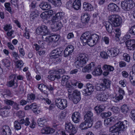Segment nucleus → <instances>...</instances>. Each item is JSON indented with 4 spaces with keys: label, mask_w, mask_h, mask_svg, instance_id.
Here are the masks:
<instances>
[{
    "label": "nucleus",
    "mask_w": 135,
    "mask_h": 135,
    "mask_svg": "<svg viewBox=\"0 0 135 135\" xmlns=\"http://www.w3.org/2000/svg\"><path fill=\"white\" fill-rule=\"evenodd\" d=\"M80 39L84 45L87 44L89 46H92L98 42L99 37L96 34L92 35L90 32L87 31L82 35Z\"/></svg>",
    "instance_id": "nucleus-1"
},
{
    "label": "nucleus",
    "mask_w": 135,
    "mask_h": 135,
    "mask_svg": "<svg viewBox=\"0 0 135 135\" xmlns=\"http://www.w3.org/2000/svg\"><path fill=\"white\" fill-rule=\"evenodd\" d=\"M109 19L112 24L108 22H107L106 23L105 26L106 30L108 32L111 33L113 29V26L118 27L120 26L122 23V19L119 16L113 15L109 16Z\"/></svg>",
    "instance_id": "nucleus-2"
},
{
    "label": "nucleus",
    "mask_w": 135,
    "mask_h": 135,
    "mask_svg": "<svg viewBox=\"0 0 135 135\" xmlns=\"http://www.w3.org/2000/svg\"><path fill=\"white\" fill-rule=\"evenodd\" d=\"M75 65L76 68L82 67L86 64L88 61V56L85 54H80L77 55Z\"/></svg>",
    "instance_id": "nucleus-3"
},
{
    "label": "nucleus",
    "mask_w": 135,
    "mask_h": 135,
    "mask_svg": "<svg viewBox=\"0 0 135 135\" xmlns=\"http://www.w3.org/2000/svg\"><path fill=\"white\" fill-rule=\"evenodd\" d=\"M121 5L122 8L125 10H129L135 6V3L132 0L124 1L121 2Z\"/></svg>",
    "instance_id": "nucleus-4"
},
{
    "label": "nucleus",
    "mask_w": 135,
    "mask_h": 135,
    "mask_svg": "<svg viewBox=\"0 0 135 135\" xmlns=\"http://www.w3.org/2000/svg\"><path fill=\"white\" fill-rule=\"evenodd\" d=\"M55 102L57 107L61 109H63L67 107V102L66 99L57 98Z\"/></svg>",
    "instance_id": "nucleus-5"
},
{
    "label": "nucleus",
    "mask_w": 135,
    "mask_h": 135,
    "mask_svg": "<svg viewBox=\"0 0 135 135\" xmlns=\"http://www.w3.org/2000/svg\"><path fill=\"white\" fill-rule=\"evenodd\" d=\"M94 87L92 84L88 83L86 85V88L83 90V93L85 96L90 95L94 90Z\"/></svg>",
    "instance_id": "nucleus-6"
},
{
    "label": "nucleus",
    "mask_w": 135,
    "mask_h": 135,
    "mask_svg": "<svg viewBox=\"0 0 135 135\" xmlns=\"http://www.w3.org/2000/svg\"><path fill=\"white\" fill-rule=\"evenodd\" d=\"M127 122V121L125 120L124 122L119 121L115 125L118 130L119 133H120L125 131L127 128V126L124 124V123Z\"/></svg>",
    "instance_id": "nucleus-7"
},
{
    "label": "nucleus",
    "mask_w": 135,
    "mask_h": 135,
    "mask_svg": "<svg viewBox=\"0 0 135 135\" xmlns=\"http://www.w3.org/2000/svg\"><path fill=\"white\" fill-rule=\"evenodd\" d=\"M93 114L90 111H88L85 114L84 119L86 122L89 123L88 125L89 126H92V121L93 119Z\"/></svg>",
    "instance_id": "nucleus-8"
},
{
    "label": "nucleus",
    "mask_w": 135,
    "mask_h": 135,
    "mask_svg": "<svg viewBox=\"0 0 135 135\" xmlns=\"http://www.w3.org/2000/svg\"><path fill=\"white\" fill-rule=\"evenodd\" d=\"M65 128L66 131L69 133H75L77 132L74 125L70 122L66 124Z\"/></svg>",
    "instance_id": "nucleus-9"
},
{
    "label": "nucleus",
    "mask_w": 135,
    "mask_h": 135,
    "mask_svg": "<svg viewBox=\"0 0 135 135\" xmlns=\"http://www.w3.org/2000/svg\"><path fill=\"white\" fill-rule=\"evenodd\" d=\"M74 48L72 45H68L64 51V56L65 57L69 56L73 52Z\"/></svg>",
    "instance_id": "nucleus-10"
},
{
    "label": "nucleus",
    "mask_w": 135,
    "mask_h": 135,
    "mask_svg": "<svg viewBox=\"0 0 135 135\" xmlns=\"http://www.w3.org/2000/svg\"><path fill=\"white\" fill-rule=\"evenodd\" d=\"M126 45L130 50H135V40H129L126 42Z\"/></svg>",
    "instance_id": "nucleus-11"
},
{
    "label": "nucleus",
    "mask_w": 135,
    "mask_h": 135,
    "mask_svg": "<svg viewBox=\"0 0 135 135\" xmlns=\"http://www.w3.org/2000/svg\"><path fill=\"white\" fill-rule=\"evenodd\" d=\"M71 118L73 121L75 123H78L81 118V115L78 112H76L73 113Z\"/></svg>",
    "instance_id": "nucleus-12"
},
{
    "label": "nucleus",
    "mask_w": 135,
    "mask_h": 135,
    "mask_svg": "<svg viewBox=\"0 0 135 135\" xmlns=\"http://www.w3.org/2000/svg\"><path fill=\"white\" fill-rule=\"evenodd\" d=\"M2 135H11V131L8 126H4L1 129Z\"/></svg>",
    "instance_id": "nucleus-13"
},
{
    "label": "nucleus",
    "mask_w": 135,
    "mask_h": 135,
    "mask_svg": "<svg viewBox=\"0 0 135 135\" xmlns=\"http://www.w3.org/2000/svg\"><path fill=\"white\" fill-rule=\"evenodd\" d=\"M107 53L109 54V56L115 57L119 53V49L117 48H112L107 51Z\"/></svg>",
    "instance_id": "nucleus-14"
},
{
    "label": "nucleus",
    "mask_w": 135,
    "mask_h": 135,
    "mask_svg": "<svg viewBox=\"0 0 135 135\" xmlns=\"http://www.w3.org/2000/svg\"><path fill=\"white\" fill-rule=\"evenodd\" d=\"M96 98L99 101L104 102L107 100L108 96L107 94L104 93H99L97 94Z\"/></svg>",
    "instance_id": "nucleus-15"
},
{
    "label": "nucleus",
    "mask_w": 135,
    "mask_h": 135,
    "mask_svg": "<svg viewBox=\"0 0 135 135\" xmlns=\"http://www.w3.org/2000/svg\"><path fill=\"white\" fill-rule=\"evenodd\" d=\"M95 64L94 62H92L90 64L87 65L86 66L82 69L83 72L86 73L91 71L95 68Z\"/></svg>",
    "instance_id": "nucleus-16"
},
{
    "label": "nucleus",
    "mask_w": 135,
    "mask_h": 135,
    "mask_svg": "<svg viewBox=\"0 0 135 135\" xmlns=\"http://www.w3.org/2000/svg\"><path fill=\"white\" fill-rule=\"evenodd\" d=\"M55 132V130L49 127L43 128L41 129V132L44 134H49Z\"/></svg>",
    "instance_id": "nucleus-17"
},
{
    "label": "nucleus",
    "mask_w": 135,
    "mask_h": 135,
    "mask_svg": "<svg viewBox=\"0 0 135 135\" xmlns=\"http://www.w3.org/2000/svg\"><path fill=\"white\" fill-rule=\"evenodd\" d=\"M39 14V13L37 10H35L32 11L30 14V20L31 21H33L36 20Z\"/></svg>",
    "instance_id": "nucleus-18"
},
{
    "label": "nucleus",
    "mask_w": 135,
    "mask_h": 135,
    "mask_svg": "<svg viewBox=\"0 0 135 135\" xmlns=\"http://www.w3.org/2000/svg\"><path fill=\"white\" fill-rule=\"evenodd\" d=\"M103 83L101 84L104 90L109 88L110 87L111 81L108 79H104L103 80Z\"/></svg>",
    "instance_id": "nucleus-19"
},
{
    "label": "nucleus",
    "mask_w": 135,
    "mask_h": 135,
    "mask_svg": "<svg viewBox=\"0 0 135 135\" xmlns=\"http://www.w3.org/2000/svg\"><path fill=\"white\" fill-rule=\"evenodd\" d=\"M108 9L112 12L116 11H118L119 10V8L115 4L112 3L108 5Z\"/></svg>",
    "instance_id": "nucleus-20"
},
{
    "label": "nucleus",
    "mask_w": 135,
    "mask_h": 135,
    "mask_svg": "<svg viewBox=\"0 0 135 135\" xmlns=\"http://www.w3.org/2000/svg\"><path fill=\"white\" fill-rule=\"evenodd\" d=\"M16 78V76L15 75H12L9 76V79L11 80L7 84V85L8 86H12L14 84L15 81H17Z\"/></svg>",
    "instance_id": "nucleus-21"
},
{
    "label": "nucleus",
    "mask_w": 135,
    "mask_h": 135,
    "mask_svg": "<svg viewBox=\"0 0 135 135\" xmlns=\"http://www.w3.org/2000/svg\"><path fill=\"white\" fill-rule=\"evenodd\" d=\"M59 37L56 35H54L51 36H46L45 39L46 41H49V42L52 41L56 42L59 39Z\"/></svg>",
    "instance_id": "nucleus-22"
},
{
    "label": "nucleus",
    "mask_w": 135,
    "mask_h": 135,
    "mask_svg": "<svg viewBox=\"0 0 135 135\" xmlns=\"http://www.w3.org/2000/svg\"><path fill=\"white\" fill-rule=\"evenodd\" d=\"M40 8L42 10H45L50 9L51 8V6L46 2H43L39 5Z\"/></svg>",
    "instance_id": "nucleus-23"
},
{
    "label": "nucleus",
    "mask_w": 135,
    "mask_h": 135,
    "mask_svg": "<svg viewBox=\"0 0 135 135\" xmlns=\"http://www.w3.org/2000/svg\"><path fill=\"white\" fill-rule=\"evenodd\" d=\"M90 18L89 15L88 13H83L81 16V20L82 22L86 24L89 21Z\"/></svg>",
    "instance_id": "nucleus-24"
},
{
    "label": "nucleus",
    "mask_w": 135,
    "mask_h": 135,
    "mask_svg": "<svg viewBox=\"0 0 135 135\" xmlns=\"http://www.w3.org/2000/svg\"><path fill=\"white\" fill-rule=\"evenodd\" d=\"M83 8L85 11H91L93 10V6L90 3L86 2L84 3Z\"/></svg>",
    "instance_id": "nucleus-25"
},
{
    "label": "nucleus",
    "mask_w": 135,
    "mask_h": 135,
    "mask_svg": "<svg viewBox=\"0 0 135 135\" xmlns=\"http://www.w3.org/2000/svg\"><path fill=\"white\" fill-rule=\"evenodd\" d=\"M102 71L101 69L100 66L98 65L95 68L92 72V74L94 75H100L102 73Z\"/></svg>",
    "instance_id": "nucleus-26"
},
{
    "label": "nucleus",
    "mask_w": 135,
    "mask_h": 135,
    "mask_svg": "<svg viewBox=\"0 0 135 135\" xmlns=\"http://www.w3.org/2000/svg\"><path fill=\"white\" fill-rule=\"evenodd\" d=\"M69 78L70 77L68 75L62 76L61 80V85L63 86L66 85Z\"/></svg>",
    "instance_id": "nucleus-27"
},
{
    "label": "nucleus",
    "mask_w": 135,
    "mask_h": 135,
    "mask_svg": "<svg viewBox=\"0 0 135 135\" xmlns=\"http://www.w3.org/2000/svg\"><path fill=\"white\" fill-rule=\"evenodd\" d=\"M81 6L80 0H75L74 1L73 5V8L75 10H78L80 9Z\"/></svg>",
    "instance_id": "nucleus-28"
},
{
    "label": "nucleus",
    "mask_w": 135,
    "mask_h": 135,
    "mask_svg": "<svg viewBox=\"0 0 135 135\" xmlns=\"http://www.w3.org/2000/svg\"><path fill=\"white\" fill-rule=\"evenodd\" d=\"M41 26V28L44 34V35L42 36V38H45L46 37H45L46 35L49 34L50 33V32L46 26L44 25H42Z\"/></svg>",
    "instance_id": "nucleus-29"
},
{
    "label": "nucleus",
    "mask_w": 135,
    "mask_h": 135,
    "mask_svg": "<svg viewBox=\"0 0 135 135\" xmlns=\"http://www.w3.org/2000/svg\"><path fill=\"white\" fill-rule=\"evenodd\" d=\"M88 124L89 123L86 122L85 120L84 122L80 124V127L82 129H85L89 128L91 127L92 126H89L88 125Z\"/></svg>",
    "instance_id": "nucleus-30"
},
{
    "label": "nucleus",
    "mask_w": 135,
    "mask_h": 135,
    "mask_svg": "<svg viewBox=\"0 0 135 135\" xmlns=\"http://www.w3.org/2000/svg\"><path fill=\"white\" fill-rule=\"evenodd\" d=\"M103 70L109 71H113L114 70V68L113 66L107 65H105L103 66Z\"/></svg>",
    "instance_id": "nucleus-31"
},
{
    "label": "nucleus",
    "mask_w": 135,
    "mask_h": 135,
    "mask_svg": "<svg viewBox=\"0 0 135 135\" xmlns=\"http://www.w3.org/2000/svg\"><path fill=\"white\" fill-rule=\"evenodd\" d=\"M103 107V106L102 105H98L94 108V109L97 113H100L104 110Z\"/></svg>",
    "instance_id": "nucleus-32"
},
{
    "label": "nucleus",
    "mask_w": 135,
    "mask_h": 135,
    "mask_svg": "<svg viewBox=\"0 0 135 135\" xmlns=\"http://www.w3.org/2000/svg\"><path fill=\"white\" fill-rule=\"evenodd\" d=\"M46 122V120L43 118L38 119L37 120L38 125L41 127H42L44 126Z\"/></svg>",
    "instance_id": "nucleus-33"
},
{
    "label": "nucleus",
    "mask_w": 135,
    "mask_h": 135,
    "mask_svg": "<svg viewBox=\"0 0 135 135\" xmlns=\"http://www.w3.org/2000/svg\"><path fill=\"white\" fill-rule=\"evenodd\" d=\"M120 109L122 112L126 114L129 110V108L127 105L124 104L121 107Z\"/></svg>",
    "instance_id": "nucleus-34"
},
{
    "label": "nucleus",
    "mask_w": 135,
    "mask_h": 135,
    "mask_svg": "<svg viewBox=\"0 0 135 135\" xmlns=\"http://www.w3.org/2000/svg\"><path fill=\"white\" fill-rule=\"evenodd\" d=\"M81 99L80 94L77 96L72 97V100L74 103H77Z\"/></svg>",
    "instance_id": "nucleus-35"
},
{
    "label": "nucleus",
    "mask_w": 135,
    "mask_h": 135,
    "mask_svg": "<svg viewBox=\"0 0 135 135\" xmlns=\"http://www.w3.org/2000/svg\"><path fill=\"white\" fill-rule=\"evenodd\" d=\"M55 6H59L61 4V0H52V1H49Z\"/></svg>",
    "instance_id": "nucleus-36"
},
{
    "label": "nucleus",
    "mask_w": 135,
    "mask_h": 135,
    "mask_svg": "<svg viewBox=\"0 0 135 135\" xmlns=\"http://www.w3.org/2000/svg\"><path fill=\"white\" fill-rule=\"evenodd\" d=\"M10 3L9 2H6L5 3L4 6L5 8V9L10 13H12L11 8L10 7Z\"/></svg>",
    "instance_id": "nucleus-37"
},
{
    "label": "nucleus",
    "mask_w": 135,
    "mask_h": 135,
    "mask_svg": "<svg viewBox=\"0 0 135 135\" xmlns=\"http://www.w3.org/2000/svg\"><path fill=\"white\" fill-rule=\"evenodd\" d=\"M95 89L97 91L104 90V88L103 87L101 83L100 84H97L95 86Z\"/></svg>",
    "instance_id": "nucleus-38"
},
{
    "label": "nucleus",
    "mask_w": 135,
    "mask_h": 135,
    "mask_svg": "<svg viewBox=\"0 0 135 135\" xmlns=\"http://www.w3.org/2000/svg\"><path fill=\"white\" fill-rule=\"evenodd\" d=\"M47 87L43 84H40L38 85V88L42 92L45 91L46 89H47Z\"/></svg>",
    "instance_id": "nucleus-39"
},
{
    "label": "nucleus",
    "mask_w": 135,
    "mask_h": 135,
    "mask_svg": "<svg viewBox=\"0 0 135 135\" xmlns=\"http://www.w3.org/2000/svg\"><path fill=\"white\" fill-rule=\"evenodd\" d=\"M123 59L127 62H129L130 60V57L129 55L127 54H124L123 55Z\"/></svg>",
    "instance_id": "nucleus-40"
},
{
    "label": "nucleus",
    "mask_w": 135,
    "mask_h": 135,
    "mask_svg": "<svg viewBox=\"0 0 135 135\" xmlns=\"http://www.w3.org/2000/svg\"><path fill=\"white\" fill-rule=\"evenodd\" d=\"M129 79L132 84L135 86V73L132 76H130Z\"/></svg>",
    "instance_id": "nucleus-41"
},
{
    "label": "nucleus",
    "mask_w": 135,
    "mask_h": 135,
    "mask_svg": "<svg viewBox=\"0 0 135 135\" xmlns=\"http://www.w3.org/2000/svg\"><path fill=\"white\" fill-rule=\"evenodd\" d=\"M109 131L112 133H119V132L118 130L116 127H115V126L114 125V126L110 127L109 129Z\"/></svg>",
    "instance_id": "nucleus-42"
},
{
    "label": "nucleus",
    "mask_w": 135,
    "mask_h": 135,
    "mask_svg": "<svg viewBox=\"0 0 135 135\" xmlns=\"http://www.w3.org/2000/svg\"><path fill=\"white\" fill-rule=\"evenodd\" d=\"M100 55L102 58L104 59H107L109 56V54H108L107 52H106L104 51L101 52Z\"/></svg>",
    "instance_id": "nucleus-43"
},
{
    "label": "nucleus",
    "mask_w": 135,
    "mask_h": 135,
    "mask_svg": "<svg viewBox=\"0 0 135 135\" xmlns=\"http://www.w3.org/2000/svg\"><path fill=\"white\" fill-rule=\"evenodd\" d=\"M23 62L22 60H17V68L19 70L22 69L21 68L23 66Z\"/></svg>",
    "instance_id": "nucleus-44"
},
{
    "label": "nucleus",
    "mask_w": 135,
    "mask_h": 135,
    "mask_svg": "<svg viewBox=\"0 0 135 135\" xmlns=\"http://www.w3.org/2000/svg\"><path fill=\"white\" fill-rule=\"evenodd\" d=\"M42 26L38 27L36 30V33L38 35H44L42 29Z\"/></svg>",
    "instance_id": "nucleus-45"
},
{
    "label": "nucleus",
    "mask_w": 135,
    "mask_h": 135,
    "mask_svg": "<svg viewBox=\"0 0 135 135\" xmlns=\"http://www.w3.org/2000/svg\"><path fill=\"white\" fill-rule=\"evenodd\" d=\"M111 113L110 112H108L107 113H101V116L102 118H105L108 117L111 115Z\"/></svg>",
    "instance_id": "nucleus-46"
},
{
    "label": "nucleus",
    "mask_w": 135,
    "mask_h": 135,
    "mask_svg": "<svg viewBox=\"0 0 135 135\" xmlns=\"http://www.w3.org/2000/svg\"><path fill=\"white\" fill-rule=\"evenodd\" d=\"M35 98V95L33 94H28L27 97V100H33Z\"/></svg>",
    "instance_id": "nucleus-47"
},
{
    "label": "nucleus",
    "mask_w": 135,
    "mask_h": 135,
    "mask_svg": "<svg viewBox=\"0 0 135 135\" xmlns=\"http://www.w3.org/2000/svg\"><path fill=\"white\" fill-rule=\"evenodd\" d=\"M68 97H69L71 95H72V93L73 92H74V91L75 90H74L73 88L70 86L68 88Z\"/></svg>",
    "instance_id": "nucleus-48"
},
{
    "label": "nucleus",
    "mask_w": 135,
    "mask_h": 135,
    "mask_svg": "<svg viewBox=\"0 0 135 135\" xmlns=\"http://www.w3.org/2000/svg\"><path fill=\"white\" fill-rule=\"evenodd\" d=\"M102 40L106 44H108L109 43V37L105 36L102 38Z\"/></svg>",
    "instance_id": "nucleus-49"
},
{
    "label": "nucleus",
    "mask_w": 135,
    "mask_h": 135,
    "mask_svg": "<svg viewBox=\"0 0 135 135\" xmlns=\"http://www.w3.org/2000/svg\"><path fill=\"white\" fill-rule=\"evenodd\" d=\"M60 20L56 16H54L51 20V21L52 22L54 23H58L59 22H60Z\"/></svg>",
    "instance_id": "nucleus-50"
},
{
    "label": "nucleus",
    "mask_w": 135,
    "mask_h": 135,
    "mask_svg": "<svg viewBox=\"0 0 135 135\" xmlns=\"http://www.w3.org/2000/svg\"><path fill=\"white\" fill-rule=\"evenodd\" d=\"M25 32L24 34V36L27 39H29L30 37V35L29 34V32L27 30V29L26 27L25 28Z\"/></svg>",
    "instance_id": "nucleus-51"
},
{
    "label": "nucleus",
    "mask_w": 135,
    "mask_h": 135,
    "mask_svg": "<svg viewBox=\"0 0 135 135\" xmlns=\"http://www.w3.org/2000/svg\"><path fill=\"white\" fill-rule=\"evenodd\" d=\"M55 28L56 30H60L62 26L61 23L60 22L58 23H56V24Z\"/></svg>",
    "instance_id": "nucleus-52"
},
{
    "label": "nucleus",
    "mask_w": 135,
    "mask_h": 135,
    "mask_svg": "<svg viewBox=\"0 0 135 135\" xmlns=\"http://www.w3.org/2000/svg\"><path fill=\"white\" fill-rule=\"evenodd\" d=\"M51 54H55L59 53L61 54L62 51L60 50V48H57L55 50H53L51 52Z\"/></svg>",
    "instance_id": "nucleus-53"
},
{
    "label": "nucleus",
    "mask_w": 135,
    "mask_h": 135,
    "mask_svg": "<svg viewBox=\"0 0 135 135\" xmlns=\"http://www.w3.org/2000/svg\"><path fill=\"white\" fill-rule=\"evenodd\" d=\"M25 114L21 110H19L17 112V116L19 118H22L24 117Z\"/></svg>",
    "instance_id": "nucleus-54"
},
{
    "label": "nucleus",
    "mask_w": 135,
    "mask_h": 135,
    "mask_svg": "<svg viewBox=\"0 0 135 135\" xmlns=\"http://www.w3.org/2000/svg\"><path fill=\"white\" fill-rule=\"evenodd\" d=\"M129 32L133 35H135V25L131 27L129 30Z\"/></svg>",
    "instance_id": "nucleus-55"
},
{
    "label": "nucleus",
    "mask_w": 135,
    "mask_h": 135,
    "mask_svg": "<svg viewBox=\"0 0 135 135\" xmlns=\"http://www.w3.org/2000/svg\"><path fill=\"white\" fill-rule=\"evenodd\" d=\"M55 16L60 20L63 16V14L61 12H58Z\"/></svg>",
    "instance_id": "nucleus-56"
},
{
    "label": "nucleus",
    "mask_w": 135,
    "mask_h": 135,
    "mask_svg": "<svg viewBox=\"0 0 135 135\" xmlns=\"http://www.w3.org/2000/svg\"><path fill=\"white\" fill-rule=\"evenodd\" d=\"M111 110L113 112L115 113H117L118 112L119 109L116 107H113L111 108Z\"/></svg>",
    "instance_id": "nucleus-57"
},
{
    "label": "nucleus",
    "mask_w": 135,
    "mask_h": 135,
    "mask_svg": "<svg viewBox=\"0 0 135 135\" xmlns=\"http://www.w3.org/2000/svg\"><path fill=\"white\" fill-rule=\"evenodd\" d=\"M4 30L6 31H7L12 28V27L10 25H7L3 28Z\"/></svg>",
    "instance_id": "nucleus-58"
},
{
    "label": "nucleus",
    "mask_w": 135,
    "mask_h": 135,
    "mask_svg": "<svg viewBox=\"0 0 135 135\" xmlns=\"http://www.w3.org/2000/svg\"><path fill=\"white\" fill-rule=\"evenodd\" d=\"M80 94L79 91L77 90H75L72 93V97L77 96V95Z\"/></svg>",
    "instance_id": "nucleus-59"
},
{
    "label": "nucleus",
    "mask_w": 135,
    "mask_h": 135,
    "mask_svg": "<svg viewBox=\"0 0 135 135\" xmlns=\"http://www.w3.org/2000/svg\"><path fill=\"white\" fill-rule=\"evenodd\" d=\"M126 81L124 80H121L119 81V83L121 85V86L124 87L126 86Z\"/></svg>",
    "instance_id": "nucleus-60"
},
{
    "label": "nucleus",
    "mask_w": 135,
    "mask_h": 135,
    "mask_svg": "<svg viewBox=\"0 0 135 135\" xmlns=\"http://www.w3.org/2000/svg\"><path fill=\"white\" fill-rule=\"evenodd\" d=\"M73 85L75 86H78L79 88H81L83 86V84L81 83L76 82L75 83H74Z\"/></svg>",
    "instance_id": "nucleus-61"
},
{
    "label": "nucleus",
    "mask_w": 135,
    "mask_h": 135,
    "mask_svg": "<svg viewBox=\"0 0 135 135\" xmlns=\"http://www.w3.org/2000/svg\"><path fill=\"white\" fill-rule=\"evenodd\" d=\"M102 122L100 121H98L96 123L95 125V127L96 128H98L101 126L102 125Z\"/></svg>",
    "instance_id": "nucleus-62"
},
{
    "label": "nucleus",
    "mask_w": 135,
    "mask_h": 135,
    "mask_svg": "<svg viewBox=\"0 0 135 135\" xmlns=\"http://www.w3.org/2000/svg\"><path fill=\"white\" fill-rule=\"evenodd\" d=\"M24 123L25 126H28L30 124V122L29 121V119L28 118H27L24 120Z\"/></svg>",
    "instance_id": "nucleus-63"
},
{
    "label": "nucleus",
    "mask_w": 135,
    "mask_h": 135,
    "mask_svg": "<svg viewBox=\"0 0 135 135\" xmlns=\"http://www.w3.org/2000/svg\"><path fill=\"white\" fill-rule=\"evenodd\" d=\"M122 74L123 76L125 78H127L129 75L128 73L126 71H122Z\"/></svg>",
    "instance_id": "nucleus-64"
}]
</instances>
